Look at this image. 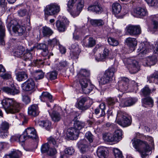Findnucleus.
<instances>
[{
  "mask_svg": "<svg viewBox=\"0 0 158 158\" xmlns=\"http://www.w3.org/2000/svg\"><path fill=\"white\" fill-rule=\"evenodd\" d=\"M78 0H69L67 3L68 8H72L74 7V5L77 3Z\"/></svg>",
  "mask_w": 158,
  "mask_h": 158,
  "instance_id": "nucleus-58",
  "label": "nucleus"
},
{
  "mask_svg": "<svg viewBox=\"0 0 158 158\" xmlns=\"http://www.w3.org/2000/svg\"><path fill=\"white\" fill-rule=\"evenodd\" d=\"M90 75L89 71L86 70V69H81L79 73L77 74L78 78H87Z\"/></svg>",
  "mask_w": 158,
  "mask_h": 158,
  "instance_id": "nucleus-38",
  "label": "nucleus"
},
{
  "mask_svg": "<svg viewBox=\"0 0 158 158\" xmlns=\"http://www.w3.org/2000/svg\"><path fill=\"white\" fill-rule=\"evenodd\" d=\"M56 26L57 29L60 32H64L65 31L66 27L63 22L58 20L56 22Z\"/></svg>",
  "mask_w": 158,
  "mask_h": 158,
  "instance_id": "nucleus-40",
  "label": "nucleus"
},
{
  "mask_svg": "<svg viewBox=\"0 0 158 158\" xmlns=\"http://www.w3.org/2000/svg\"><path fill=\"white\" fill-rule=\"evenodd\" d=\"M129 82L128 78L123 77L118 82V90L122 92H125L128 88V85Z\"/></svg>",
  "mask_w": 158,
  "mask_h": 158,
  "instance_id": "nucleus-11",
  "label": "nucleus"
},
{
  "mask_svg": "<svg viewBox=\"0 0 158 158\" xmlns=\"http://www.w3.org/2000/svg\"><path fill=\"white\" fill-rule=\"evenodd\" d=\"M107 102L109 106H113L116 101V100L113 98H108L107 100Z\"/></svg>",
  "mask_w": 158,
  "mask_h": 158,
  "instance_id": "nucleus-62",
  "label": "nucleus"
},
{
  "mask_svg": "<svg viewBox=\"0 0 158 158\" xmlns=\"http://www.w3.org/2000/svg\"><path fill=\"white\" fill-rule=\"evenodd\" d=\"M50 146L47 143L43 144L41 148V151L42 153H47L49 149Z\"/></svg>",
  "mask_w": 158,
  "mask_h": 158,
  "instance_id": "nucleus-54",
  "label": "nucleus"
},
{
  "mask_svg": "<svg viewBox=\"0 0 158 158\" xmlns=\"http://www.w3.org/2000/svg\"><path fill=\"white\" fill-rule=\"evenodd\" d=\"M79 79V81L81 85V88L90 84L89 79L88 78H78Z\"/></svg>",
  "mask_w": 158,
  "mask_h": 158,
  "instance_id": "nucleus-45",
  "label": "nucleus"
},
{
  "mask_svg": "<svg viewBox=\"0 0 158 158\" xmlns=\"http://www.w3.org/2000/svg\"><path fill=\"white\" fill-rule=\"evenodd\" d=\"M49 111V114L52 120L54 122H58L61 119V117L60 114L58 112L53 111L51 113Z\"/></svg>",
  "mask_w": 158,
  "mask_h": 158,
  "instance_id": "nucleus-27",
  "label": "nucleus"
},
{
  "mask_svg": "<svg viewBox=\"0 0 158 158\" xmlns=\"http://www.w3.org/2000/svg\"><path fill=\"white\" fill-rule=\"evenodd\" d=\"M88 10L97 14H101L103 10L102 8L98 3L89 6L88 8Z\"/></svg>",
  "mask_w": 158,
  "mask_h": 158,
  "instance_id": "nucleus-16",
  "label": "nucleus"
},
{
  "mask_svg": "<svg viewBox=\"0 0 158 158\" xmlns=\"http://www.w3.org/2000/svg\"><path fill=\"white\" fill-rule=\"evenodd\" d=\"M103 138L104 140L108 142H115L113 135L110 133L105 134L103 136Z\"/></svg>",
  "mask_w": 158,
  "mask_h": 158,
  "instance_id": "nucleus-41",
  "label": "nucleus"
},
{
  "mask_svg": "<svg viewBox=\"0 0 158 158\" xmlns=\"http://www.w3.org/2000/svg\"><path fill=\"white\" fill-rule=\"evenodd\" d=\"M74 149L72 147L67 148L64 150L65 153L69 155H73L74 153Z\"/></svg>",
  "mask_w": 158,
  "mask_h": 158,
  "instance_id": "nucleus-57",
  "label": "nucleus"
},
{
  "mask_svg": "<svg viewBox=\"0 0 158 158\" xmlns=\"http://www.w3.org/2000/svg\"><path fill=\"white\" fill-rule=\"evenodd\" d=\"M134 13L137 15L141 18L143 16L147 15L148 12L146 9L144 8L138 7L134 10Z\"/></svg>",
  "mask_w": 158,
  "mask_h": 158,
  "instance_id": "nucleus-21",
  "label": "nucleus"
},
{
  "mask_svg": "<svg viewBox=\"0 0 158 158\" xmlns=\"http://www.w3.org/2000/svg\"><path fill=\"white\" fill-rule=\"evenodd\" d=\"M42 33L44 36H49L53 33V31L49 27H44L42 28Z\"/></svg>",
  "mask_w": 158,
  "mask_h": 158,
  "instance_id": "nucleus-32",
  "label": "nucleus"
},
{
  "mask_svg": "<svg viewBox=\"0 0 158 158\" xmlns=\"http://www.w3.org/2000/svg\"><path fill=\"white\" fill-rule=\"evenodd\" d=\"M10 140L11 142L16 141L19 143L23 142L25 140L23 134L21 135L15 134L11 137Z\"/></svg>",
  "mask_w": 158,
  "mask_h": 158,
  "instance_id": "nucleus-26",
  "label": "nucleus"
},
{
  "mask_svg": "<svg viewBox=\"0 0 158 158\" xmlns=\"http://www.w3.org/2000/svg\"><path fill=\"white\" fill-rule=\"evenodd\" d=\"M1 89L8 94L12 95L17 94L20 92L19 88L14 86L11 87H3Z\"/></svg>",
  "mask_w": 158,
  "mask_h": 158,
  "instance_id": "nucleus-14",
  "label": "nucleus"
},
{
  "mask_svg": "<svg viewBox=\"0 0 158 158\" xmlns=\"http://www.w3.org/2000/svg\"><path fill=\"white\" fill-rule=\"evenodd\" d=\"M23 134L25 140L31 138L36 140L38 138L36 130L34 128L28 127L27 128Z\"/></svg>",
  "mask_w": 158,
  "mask_h": 158,
  "instance_id": "nucleus-8",
  "label": "nucleus"
},
{
  "mask_svg": "<svg viewBox=\"0 0 158 158\" xmlns=\"http://www.w3.org/2000/svg\"><path fill=\"white\" fill-rule=\"evenodd\" d=\"M158 71H156L153 74L148 76L147 77L148 80L151 82L152 78H158Z\"/></svg>",
  "mask_w": 158,
  "mask_h": 158,
  "instance_id": "nucleus-59",
  "label": "nucleus"
},
{
  "mask_svg": "<svg viewBox=\"0 0 158 158\" xmlns=\"http://www.w3.org/2000/svg\"><path fill=\"white\" fill-rule=\"evenodd\" d=\"M110 53L109 50L107 48H104L102 52L97 55L95 56V60L97 61H104L108 59Z\"/></svg>",
  "mask_w": 158,
  "mask_h": 158,
  "instance_id": "nucleus-12",
  "label": "nucleus"
},
{
  "mask_svg": "<svg viewBox=\"0 0 158 158\" xmlns=\"http://www.w3.org/2000/svg\"><path fill=\"white\" fill-rule=\"evenodd\" d=\"M127 32L131 35L136 36L141 33V29L139 25H129L126 27Z\"/></svg>",
  "mask_w": 158,
  "mask_h": 158,
  "instance_id": "nucleus-10",
  "label": "nucleus"
},
{
  "mask_svg": "<svg viewBox=\"0 0 158 158\" xmlns=\"http://www.w3.org/2000/svg\"><path fill=\"white\" fill-rule=\"evenodd\" d=\"M90 23L94 26H102L104 24V23L103 21L101 19L90 20Z\"/></svg>",
  "mask_w": 158,
  "mask_h": 158,
  "instance_id": "nucleus-39",
  "label": "nucleus"
},
{
  "mask_svg": "<svg viewBox=\"0 0 158 158\" xmlns=\"http://www.w3.org/2000/svg\"><path fill=\"white\" fill-rule=\"evenodd\" d=\"M68 10L73 17L78 16L81 12V11H79V10H77L76 8H74V7L71 9L68 8Z\"/></svg>",
  "mask_w": 158,
  "mask_h": 158,
  "instance_id": "nucleus-44",
  "label": "nucleus"
},
{
  "mask_svg": "<svg viewBox=\"0 0 158 158\" xmlns=\"http://www.w3.org/2000/svg\"><path fill=\"white\" fill-rule=\"evenodd\" d=\"M22 96V101L26 104H27L30 102V98L28 96L24 95H23Z\"/></svg>",
  "mask_w": 158,
  "mask_h": 158,
  "instance_id": "nucleus-63",
  "label": "nucleus"
},
{
  "mask_svg": "<svg viewBox=\"0 0 158 158\" xmlns=\"http://www.w3.org/2000/svg\"><path fill=\"white\" fill-rule=\"evenodd\" d=\"M157 62V59L156 56H152L147 58L146 64L145 66H151L156 64Z\"/></svg>",
  "mask_w": 158,
  "mask_h": 158,
  "instance_id": "nucleus-31",
  "label": "nucleus"
},
{
  "mask_svg": "<svg viewBox=\"0 0 158 158\" xmlns=\"http://www.w3.org/2000/svg\"><path fill=\"white\" fill-rule=\"evenodd\" d=\"M113 152L115 158H123V156L122 152L118 148H114L113 150Z\"/></svg>",
  "mask_w": 158,
  "mask_h": 158,
  "instance_id": "nucleus-50",
  "label": "nucleus"
},
{
  "mask_svg": "<svg viewBox=\"0 0 158 158\" xmlns=\"http://www.w3.org/2000/svg\"><path fill=\"white\" fill-rule=\"evenodd\" d=\"M113 135L115 142H118L122 138V131L121 130H117L114 132Z\"/></svg>",
  "mask_w": 158,
  "mask_h": 158,
  "instance_id": "nucleus-34",
  "label": "nucleus"
},
{
  "mask_svg": "<svg viewBox=\"0 0 158 158\" xmlns=\"http://www.w3.org/2000/svg\"><path fill=\"white\" fill-rule=\"evenodd\" d=\"M136 101V99L132 98L123 99L121 101V105L123 107L130 106L134 104Z\"/></svg>",
  "mask_w": 158,
  "mask_h": 158,
  "instance_id": "nucleus-20",
  "label": "nucleus"
},
{
  "mask_svg": "<svg viewBox=\"0 0 158 158\" xmlns=\"http://www.w3.org/2000/svg\"><path fill=\"white\" fill-rule=\"evenodd\" d=\"M49 143L50 144H52L54 147H58L59 143L58 141V139H56L52 137H50L48 139Z\"/></svg>",
  "mask_w": 158,
  "mask_h": 158,
  "instance_id": "nucleus-47",
  "label": "nucleus"
},
{
  "mask_svg": "<svg viewBox=\"0 0 158 158\" xmlns=\"http://www.w3.org/2000/svg\"><path fill=\"white\" fill-rule=\"evenodd\" d=\"M127 61L129 72L131 73H135L139 70L140 66L136 60L128 59Z\"/></svg>",
  "mask_w": 158,
  "mask_h": 158,
  "instance_id": "nucleus-7",
  "label": "nucleus"
},
{
  "mask_svg": "<svg viewBox=\"0 0 158 158\" xmlns=\"http://www.w3.org/2000/svg\"><path fill=\"white\" fill-rule=\"evenodd\" d=\"M58 43V41L56 38H54L52 40H48V44L52 46H54L57 44Z\"/></svg>",
  "mask_w": 158,
  "mask_h": 158,
  "instance_id": "nucleus-64",
  "label": "nucleus"
},
{
  "mask_svg": "<svg viewBox=\"0 0 158 158\" xmlns=\"http://www.w3.org/2000/svg\"><path fill=\"white\" fill-rule=\"evenodd\" d=\"M28 112L30 115L34 117L37 116L39 113L38 106L35 104L32 105L28 107Z\"/></svg>",
  "mask_w": 158,
  "mask_h": 158,
  "instance_id": "nucleus-19",
  "label": "nucleus"
},
{
  "mask_svg": "<svg viewBox=\"0 0 158 158\" xmlns=\"http://www.w3.org/2000/svg\"><path fill=\"white\" fill-rule=\"evenodd\" d=\"M25 60H30L32 58V54L29 51L27 50L23 55Z\"/></svg>",
  "mask_w": 158,
  "mask_h": 158,
  "instance_id": "nucleus-61",
  "label": "nucleus"
},
{
  "mask_svg": "<svg viewBox=\"0 0 158 158\" xmlns=\"http://www.w3.org/2000/svg\"><path fill=\"white\" fill-rule=\"evenodd\" d=\"M33 74L36 80L42 79L44 76V73L41 70H35L33 72Z\"/></svg>",
  "mask_w": 158,
  "mask_h": 158,
  "instance_id": "nucleus-30",
  "label": "nucleus"
},
{
  "mask_svg": "<svg viewBox=\"0 0 158 158\" xmlns=\"http://www.w3.org/2000/svg\"><path fill=\"white\" fill-rule=\"evenodd\" d=\"M9 124L7 122L2 121L0 126V137L4 139L6 138L9 135L8 129Z\"/></svg>",
  "mask_w": 158,
  "mask_h": 158,
  "instance_id": "nucleus-9",
  "label": "nucleus"
},
{
  "mask_svg": "<svg viewBox=\"0 0 158 158\" xmlns=\"http://www.w3.org/2000/svg\"><path fill=\"white\" fill-rule=\"evenodd\" d=\"M115 71L116 69L113 67L108 68L105 71L103 76L100 77V80L98 79L99 83L105 85L110 83L112 81Z\"/></svg>",
  "mask_w": 158,
  "mask_h": 158,
  "instance_id": "nucleus-3",
  "label": "nucleus"
},
{
  "mask_svg": "<svg viewBox=\"0 0 158 158\" xmlns=\"http://www.w3.org/2000/svg\"><path fill=\"white\" fill-rule=\"evenodd\" d=\"M85 126L84 123L79 121H77L74 122L73 127L79 131V130L83 128Z\"/></svg>",
  "mask_w": 158,
  "mask_h": 158,
  "instance_id": "nucleus-37",
  "label": "nucleus"
},
{
  "mask_svg": "<svg viewBox=\"0 0 158 158\" xmlns=\"http://www.w3.org/2000/svg\"><path fill=\"white\" fill-rule=\"evenodd\" d=\"M39 125L44 127L47 130H49L51 127V123L49 121H40L38 122Z\"/></svg>",
  "mask_w": 158,
  "mask_h": 158,
  "instance_id": "nucleus-33",
  "label": "nucleus"
},
{
  "mask_svg": "<svg viewBox=\"0 0 158 158\" xmlns=\"http://www.w3.org/2000/svg\"><path fill=\"white\" fill-rule=\"evenodd\" d=\"M96 44L95 40L92 38H89L88 39V42L87 46L89 47H93Z\"/></svg>",
  "mask_w": 158,
  "mask_h": 158,
  "instance_id": "nucleus-60",
  "label": "nucleus"
},
{
  "mask_svg": "<svg viewBox=\"0 0 158 158\" xmlns=\"http://www.w3.org/2000/svg\"><path fill=\"white\" fill-rule=\"evenodd\" d=\"M88 98L87 97L81 98L77 104V107L80 109H82L84 107L85 103L88 101Z\"/></svg>",
  "mask_w": 158,
  "mask_h": 158,
  "instance_id": "nucleus-42",
  "label": "nucleus"
},
{
  "mask_svg": "<svg viewBox=\"0 0 158 158\" xmlns=\"http://www.w3.org/2000/svg\"><path fill=\"white\" fill-rule=\"evenodd\" d=\"M79 135V131L73 127L69 128L66 132L67 137L71 140L76 139Z\"/></svg>",
  "mask_w": 158,
  "mask_h": 158,
  "instance_id": "nucleus-13",
  "label": "nucleus"
},
{
  "mask_svg": "<svg viewBox=\"0 0 158 158\" xmlns=\"http://www.w3.org/2000/svg\"><path fill=\"white\" fill-rule=\"evenodd\" d=\"M112 11L114 14H118L121 11V6L118 3H114L112 5Z\"/></svg>",
  "mask_w": 158,
  "mask_h": 158,
  "instance_id": "nucleus-36",
  "label": "nucleus"
},
{
  "mask_svg": "<svg viewBox=\"0 0 158 158\" xmlns=\"http://www.w3.org/2000/svg\"><path fill=\"white\" fill-rule=\"evenodd\" d=\"M60 10V6L57 4H51L46 6L45 14L48 15H52L57 14Z\"/></svg>",
  "mask_w": 158,
  "mask_h": 158,
  "instance_id": "nucleus-6",
  "label": "nucleus"
},
{
  "mask_svg": "<svg viewBox=\"0 0 158 158\" xmlns=\"http://www.w3.org/2000/svg\"><path fill=\"white\" fill-rule=\"evenodd\" d=\"M80 151L82 153H84L89 151V147L85 139L80 140L78 143Z\"/></svg>",
  "mask_w": 158,
  "mask_h": 158,
  "instance_id": "nucleus-17",
  "label": "nucleus"
},
{
  "mask_svg": "<svg viewBox=\"0 0 158 158\" xmlns=\"http://www.w3.org/2000/svg\"><path fill=\"white\" fill-rule=\"evenodd\" d=\"M127 115L124 112H118L116 120L117 123L123 127H126L131 125V121L127 117Z\"/></svg>",
  "mask_w": 158,
  "mask_h": 158,
  "instance_id": "nucleus-4",
  "label": "nucleus"
},
{
  "mask_svg": "<svg viewBox=\"0 0 158 158\" xmlns=\"http://www.w3.org/2000/svg\"><path fill=\"white\" fill-rule=\"evenodd\" d=\"M84 6V1L83 0H78L77 3V5L76 8L77 10L81 11Z\"/></svg>",
  "mask_w": 158,
  "mask_h": 158,
  "instance_id": "nucleus-52",
  "label": "nucleus"
},
{
  "mask_svg": "<svg viewBox=\"0 0 158 158\" xmlns=\"http://www.w3.org/2000/svg\"><path fill=\"white\" fill-rule=\"evenodd\" d=\"M16 79L19 81H22L27 78V75L24 72H19L16 74Z\"/></svg>",
  "mask_w": 158,
  "mask_h": 158,
  "instance_id": "nucleus-35",
  "label": "nucleus"
},
{
  "mask_svg": "<svg viewBox=\"0 0 158 158\" xmlns=\"http://www.w3.org/2000/svg\"><path fill=\"white\" fill-rule=\"evenodd\" d=\"M85 137L90 143H92L94 139L93 135L89 131L87 132L85 134Z\"/></svg>",
  "mask_w": 158,
  "mask_h": 158,
  "instance_id": "nucleus-55",
  "label": "nucleus"
},
{
  "mask_svg": "<svg viewBox=\"0 0 158 158\" xmlns=\"http://www.w3.org/2000/svg\"><path fill=\"white\" fill-rule=\"evenodd\" d=\"M143 95L144 96L149 95L151 93V90L148 85H146L141 90Z\"/></svg>",
  "mask_w": 158,
  "mask_h": 158,
  "instance_id": "nucleus-48",
  "label": "nucleus"
},
{
  "mask_svg": "<svg viewBox=\"0 0 158 158\" xmlns=\"http://www.w3.org/2000/svg\"><path fill=\"white\" fill-rule=\"evenodd\" d=\"M17 23L14 20H12L7 25V27L10 31V28L12 27L13 31L15 33H18L19 35H22L25 32L26 28L25 27L19 25L15 26Z\"/></svg>",
  "mask_w": 158,
  "mask_h": 158,
  "instance_id": "nucleus-5",
  "label": "nucleus"
},
{
  "mask_svg": "<svg viewBox=\"0 0 158 158\" xmlns=\"http://www.w3.org/2000/svg\"><path fill=\"white\" fill-rule=\"evenodd\" d=\"M47 76L51 80H55L57 77V73L56 71H53L48 73Z\"/></svg>",
  "mask_w": 158,
  "mask_h": 158,
  "instance_id": "nucleus-49",
  "label": "nucleus"
},
{
  "mask_svg": "<svg viewBox=\"0 0 158 158\" xmlns=\"http://www.w3.org/2000/svg\"><path fill=\"white\" fill-rule=\"evenodd\" d=\"M106 109V105L104 103H102L100 104L99 108L96 109L94 112L98 117H103L105 116V113L104 111Z\"/></svg>",
  "mask_w": 158,
  "mask_h": 158,
  "instance_id": "nucleus-18",
  "label": "nucleus"
},
{
  "mask_svg": "<svg viewBox=\"0 0 158 158\" xmlns=\"http://www.w3.org/2000/svg\"><path fill=\"white\" fill-rule=\"evenodd\" d=\"M1 104L8 113L14 114L18 112L21 108L19 104L12 98H6L2 100Z\"/></svg>",
  "mask_w": 158,
  "mask_h": 158,
  "instance_id": "nucleus-2",
  "label": "nucleus"
},
{
  "mask_svg": "<svg viewBox=\"0 0 158 158\" xmlns=\"http://www.w3.org/2000/svg\"><path fill=\"white\" fill-rule=\"evenodd\" d=\"M131 142L134 148L137 151L141 152V155L142 158H146V156H148L151 150L147 142L135 138L133 139Z\"/></svg>",
  "mask_w": 158,
  "mask_h": 158,
  "instance_id": "nucleus-1",
  "label": "nucleus"
},
{
  "mask_svg": "<svg viewBox=\"0 0 158 158\" xmlns=\"http://www.w3.org/2000/svg\"><path fill=\"white\" fill-rule=\"evenodd\" d=\"M138 52L140 51V52L139 54L138 55L139 56L141 57L144 56L149 52L148 48L146 46L145 47L142 46L140 49H138Z\"/></svg>",
  "mask_w": 158,
  "mask_h": 158,
  "instance_id": "nucleus-43",
  "label": "nucleus"
},
{
  "mask_svg": "<svg viewBox=\"0 0 158 158\" xmlns=\"http://www.w3.org/2000/svg\"><path fill=\"white\" fill-rule=\"evenodd\" d=\"M108 41L109 44L112 46H117L118 44V41L112 37L109 38L108 39Z\"/></svg>",
  "mask_w": 158,
  "mask_h": 158,
  "instance_id": "nucleus-53",
  "label": "nucleus"
},
{
  "mask_svg": "<svg viewBox=\"0 0 158 158\" xmlns=\"http://www.w3.org/2000/svg\"><path fill=\"white\" fill-rule=\"evenodd\" d=\"M93 85L89 84L86 86H84L82 88V91L84 93L88 94H89L93 90Z\"/></svg>",
  "mask_w": 158,
  "mask_h": 158,
  "instance_id": "nucleus-46",
  "label": "nucleus"
},
{
  "mask_svg": "<svg viewBox=\"0 0 158 158\" xmlns=\"http://www.w3.org/2000/svg\"><path fill=\"white\" fill-rule=\"evenodd\" d=\"M40 98L42 102H44L48 100L51 102L52 96L48 92H45L42 94L40 96Z\"/></svg>",
  "mask_w": 158,
  "mask_h": 158,
  "instance_id": "nucleus-29",
  "label": "nucleus"
},
{
  "mask_svg": "<svg viewBox=\"0 0 158 158\" xmlns=\"http://www.w3.org/2000/svg\"><path fill=\"white\" fill-rule=\"evenodd\" d=\"M5 28L2 26V22L0 21V43L2 45L5 44L4 38L5 36Z\"/></svg>",
  "mask_w": 158,
  "mask_h": 158,
  "instance_id": "nucleus-28",
  "label": "nucleus"
},
{
  "mask_svg": "<svg viewBox=\"0 0 158 158\" xmlns=\"http://www.w3.org/2000/svg\"><path fill=\"white\" fill-rule=\"evenodd\" d=\"M142 102L146 105H150L151 106H153V101L152 98L150 97L144 98L142 100Z\"/></svg>",
  "mask_w": 158,
  "mask_h": 158,
  "instance_id": "nucleus-51",
  "label": "nucleus"
},
{
  "mask_svg": "<svg viewBox=\"0 0 158 158\" xmlns=\"http://www.w3.org/2000/svg\"><path fill=\"white\" fill-rule=\"evenodd\" d=\"M80 52V51H71L70 56L72 58L74 59H77L78 58Z\"/></svg>",
  "mask_w": 158,
  "mask_h": 158,
  "instance_id": "nucleus-56",
  "label": "nucleus"
},
{
  "mask_svg": "<svg viewBox=\"0 0 158 158\" xmlns=\"http://www.w3.org/2000/svg\"><path fill=\"white\" fill-rule=\"evenodd\" d=\"M35 83L31 79H29L22 85L23 89L26 91H29L32 90L34 88Z\"/></svg>",
  "mask_w": 158,
  "mask_h": 158,
  "instance_id": "nucleus-15",
  "label": "nucleus"
},
{
  "mask_svg": "<svg viewBox=\"0 0 158 158\" xmlns=\"http://www.w3.org/2000/svg\"><path fill=\"white\" fill-rule=\"evenodd\" d=\"M106 148L102 147H100L97 150V156L99 158H106L107 155V152L106 150Z\"/></svg>",
  "mask_w": 158,
  "mask_h": 158,
  "instance_id": "nucleus-24",
  "label": "nucleus"
},
{
  "mask_svg": "<svg viewBox=\"0 0 158 158\" xmlns=\"http://www.w3.org/2000/svg\"><path fill=\"white\" fill-rule=\"evenodd\" d=\"M25 50V49L23 46H17L14 51V56L17 57H20L23 55Z\"/></svg>",
  "mask_w": 158,
  "mask_h": 158,
  "instance_id": "nucleus-25",
  "label": "nucleus"
},
{
  "mask_svg": "<svg viewBox=\"0 0 158 158\" xmlns=\"http://www.w3.org/2000/svg\"><path fill=\"white\" fill-rule=\"evenodd\" d=\"M22 152L18 150L13 149L8 155H5V158H19L22 155Z\"/></svg>",
  "mask_w": 158,
  "mask_h": 158,
  "instance_id": "nucleus-22",
  "label": "nucleus"
},
{
  "mask_svg": "<svg viewBox=\"0 0 158 158\" xmlns=\"http://www.w3.org/2000/svg\"><path fill=\"white\" fill-rule=\"evenodd\" d=\"M126 44L130 48H134L137 45V41L136 39L134 38L128 37L125 40Z\"/></svg>",
  "mask_w": 158,
  "mask_h": 158,
  "instance_id": "nucleus-23",
  "label": "nucleus"
}]
</instances>
